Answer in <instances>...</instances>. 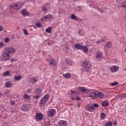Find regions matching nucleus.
Masks as SVG:
<instances>
[{
    "mask_svg": "<svg viewBox=\"0 0 126 126\" xmlns=\"http://www.w3.org/2000/svg\"><path fill=\"white\" fill-rule=\"evenodd\" d=\"M49 98H50V95L49 94H45L44 97H42L39 102V106L40 108H44L47 104V102L49 100Z\"/></svg>",
    "mask_w": 126,
    "mask_h": 126,
    "instance_id": "obj_1",
    "label": "nucleus"
},
{
    "mask_svg": "<svg viewBox=\"0 0 126 126\" xmlns=\"http://www.w3.org/2000/svg\"><path fill=\"white\" fill-rule=\"evenodd\" d=\"M41 93H42V90L40 88L36 89L33 93V99L38 101V100H39V98L42 96V95H41Z\"/></svg>",
    "mask_w": 126,
    "mask_h": 126,
    "instance_id": "obj_2",
    "label": "nucleus"
},
{
    "mask_svg": "<svg viewBox=\"0 0 126 126\" xmlns=\"http://www.w3.org/2000/svg\"><path fill=\"white\" fill-rule=\"evenodd\" d=\"M0 59L2 61H4L6 62V61H9V59H10V55H9L5 50H3V53L1 55Z\"/></svg>",
    "mask_w": 126,
    "mask_h": 126,
    "instance_id": "obj_3",
    "label": "nucleus"
},
{
    "mask_svg": "<svg viewBox=\"0 0 126 126\" xmlns=\"http://www.w3.org/2000/svg\"><path fill=\"white\" fill-rule=\"evenodd\" d=\"M82 67L84 70H86V71H89L91 67V64H90L88 62L85 61L82 63Z\"/></svg>",
    "mask_w": 126,
    "mask_h": 126,
    "instance_id": "obj_4",
    "label": "nucleus"
},
{
    "mask_svg": "<svg viewBox=\"0 0 126 126\" xmlns=\"http://www.w3.org/2000/svg\"><path fill=\"white\" fill-rule=\"evenodd\" d=\"M23 6V3L20 2L18 4H15L13 5L10 6V8L11 9H15V10H19L21 8V6Z\"/></svg>",
    "mask_w": 126,
    "mask_h": 126,
    "instance_id": "obj_5",
    "label": "nucleus"
},
{
    "mask_svg": "<svg viewBox=\"0 0 126 126\" xmlns=\"http://www.w3.org/2000/svg\"><path fill=\"white\" fill-rule=\"evenodd\" d=\"M71 93V96H72L71 100H74L75 101H79L80 100V98L77 96V98H75V97H76V95H77L76 91H70Z\"/></svg>",
    "mask_w": 126,
    "mask_h": 126,
    "instance_id": "obj_6",
    "label": "nucleus"
},
{
    "mask_svg": "<svg viewBox=\"0 0 126 126\" xmlns=\"http://www.w3.org/2000/svg\"><path fill=\"white\" fill-rule=\"evenodd\" d=\"M20 109L22 112H28L30 110V106L29 104H24L20 107Z\"/></svg>",
    "mask_w": 126,
    "mask_h": 126,
    "instance_id": "obj_7",
    "label": "nucleus"
},
{
    "mask_svg": "<svg viewBox=\"0 0 126 126\" xmlns=\"http://www.w3.org/2000/svg\"><path fill=\"white\" fill-rule=\"evenodd\" d=\"M56 111L55 109H49L47 113V116L49 117V118H52V117H54L56 115Z\"/></svg>",
    "mask_w": 126,
    "mask_h": 126,
    "instance_id": "obj_8",
    "label": "nucleus"
},
{
    "mask_svg": "<svg viewBox=\"0 0 126 126\" xmlns=\"http://www.w3.org/2000/svg\"><path fill=\"white\" fill-rule=\"evenodd\" d=\"M4 50L9 55L15 53V49L13 47H6Z\"/></svg>",
    "mask_w": 126,
    "mask_h": 126,
    "instance_id": "obj_9",
    "label": "nucleus"
},
{
    "mask_svg": "<svg viewBox=\"0 0 126 126\" xmlns=\"http://www.w3.org/2000/svg\"><path fill=\"white\" fill-rule=\"evenodd\" d=\"M86 110L88 112H94L95 110V108H94V106L92 105H87L85 107Z\"/></svg>",
    "mask_w": 126,
    "mask_h": 126,
    "instance_id": "obj_10",
    "label": "nucleus"
},
{
    "mask_svg": "<svg viewBox=\"0 0 126 126\" xmlns=\"http://www.w3.org/2000/svg\"><path fill=\"white\" fill-rule=\"evenodd\" d=\"M92 93L94 96L98 97V98H103V97H104V94H103V93L102 92H98L97 93H96L95 92H92Z\"/></svg>",
    "mask_w": 126,
    "mask_h": 126,
    "instance_id": "obj_11",
    "label": "nucleus"
},
{
    "mask_svg": "<svg viewBox=\"0 0 126 126\" xmlns=\"http://www.w3.org/2000/svg\"><path fill=\"white\" fill-rule=\"evenodd\" d=\"M78 89L79 91H80V92H83L85 93H89V92H90V90L85 88L84 87H79Z\"/></svg>",
    "mask_w": 126,
    "mask_h": 126,
    "instance_id": "obj_12",
    "label": "nucleus"
},
{
    "mask_svg": "<svg viewBox=\"0 0 126 126\" xmlns=\"http://www.w3.org/2000/svg\"><path fill=\"white\" fill-rule=\"evenodd\" d=\"M48 63L50 64V65H53L54 66H57V64H58V63L54 59H49L48 60Z\"/></svg>",
    "mask_w": 126,
    "mask_h": 126,
    "instance_id": "obj_13",
    "label": "nucleus"
},
{
    "mask_svg": "<svg viewBox=\"0 0 126 126\" xmlns=\"http://www.w3.org/2000/svg\"><path fill=\"white\" fill-rule=\"evenodd\" d=\"M21 13L23 15V16H29V15H30L29 12L27 11V10L25 9L21 10Z\"/></svg>",
    "mask_w": 126,
    "mask_h": 126,
    "instance_id": "obj_14",
    "label": "nucleus"
},
{
    "mask_svg": "<svg viewBox=\"0 0 126 126\" xmlns=\"http://www.w3.org/2000/svg\"><path fill=\"white\" fill-rule=\"evenodd\" d=\"M58 126H67V122L64 120H60L58 122Z\"/></svg>",
    "mask_w": 126,
    "mask_h": 126,
    "instance_id": "obj_15",
    "label": "nucleus"
},
{
    "mask_svg": "<svg viewBox=\"0 0 126 126\" xmlns=\"http://www.w3.org/2000/svg\"><path fill=\"white\" fill-rule=\"evenodd\" d=\"M35 118L37 120H38V121H41L43 120V114L41 113H36L35 115Z\"/></svg>",
    "mask_w": 126,
    "mask_h": 126,
    "instance_id": "obj_16",
    "label": "nucleus"
},
{
    "mask_svg": "<svg viewBox=\"0 0 126 126\" xmlns=\"http://www.w3.org/2000/svg\"><path fill=\"white\" fill-rule=\"evenodd\" d=\"M109 70L111 72H117L119 70V67L117 66H112L109 68Z\"/></svg>",
    "mask_w": 126,
    "mask_h": 126,
    "instance_id": "obj_17",
    "label": "nucleus"
},
{
    "mask_svg": "<svg viewBox=\"0 0 126 126\" xmlns=\"http://www.w3.org/2000/svg\"><path fill=\"white\" fill-rule=\"evenodd\" d=\"M102 56L103 53H102V52L97 51L95 54V58L97 59V60H100V59H102Z\"/></svg>",
    "mask_w": 126,
    "mask_h": 126,
    "instance_id": "obj_18",
    "label": "nucleus"
},
{
    "mask_svg": "<svg viewBox=\"0 0 126 126\" xmlns=\"http://www.w3.org/2000/svg\"><path fill=\"white\" fill-rule=\"evenodd\" d=\"M5 86L6 88H10L13 86V84L10 82H7L5 84Z\"/></svg>",
    "mask_w": 126,
    "mask_h": 126,
    "instance_id": "obj_19",
    "label": "nucleus"
},
{
    "mask_svg": "<svg viewBox=\"0 0 126 126\" xmlns=\"http://www.w3.org/2000/svg\"><path fill=\"white\" fill-rule=\"evenodd\" d=\"M75 49H77L78 50H82L83 48V46L80 44H76L74 45Z\"/></svg>",
    "mask_w": 126,
    "mask_h": 126,
    "instance_id": "obj_20",
    "label": "nucleus"
},
{
    "mask_svg": "<svg viewBox=\"0 0 126 126\" xmlns=\"http://www.w3.org/2000/svg\"><path fill=\"white\" fill-rule=\"evenodd\" d=\"M88 46H83V48L82 49V51H83V52H84L85 53V54H87V53H88Z\"/></svg>",
    "mask_w": 126,
    "mask_h": 126,
    "instance_id": "obj_21",
    "label": "nucleus"
},
{
    "mask_svg": "<svg viewBox=\"0 0 126 126\" xmlns=\"http://www.w3.org/2000/svg\"><path fill=\"white\" fill-rule=\"evenodd\" d=\"M66 63L67 64H68L69 65H73V64H74V63L69 59H66Z\"/></svg>",
    "mask_w": 126,
    "mask_h": 126,
    "instance_id": "obj_22",
    "label": "nucleus"
},
{
    "mask_svg": "<svg viewBox=\"0 0 126 126\" xmlns=\"http://www.w3.org/2000/svg\"><path fill=\"white\" fill-rule=\"evenodd\" d=\"M63 76L65 78H70V76H71V74L69 73H66L65 74H63Z\"/></svg>",
    "mask_w": 126,
    "mask_h": 126,
    "instance_id": "obj_23",
    "label": "nucleus"
},
{
    "mask_svg": "<svg viewBox=\"0 0 126 126\" xmlns=\"http://www.w3.org/2000/svg\"><path fill=\"white\" fill-rule=\"evenodd\" d=\"M108 105H109V102L107 100H104L101 103V106L103 107H108Z\"/></svg>",
    "mask_w": 126,
    "mask_h": 126,
    "instance_id": "obj_24",
    "label": "nucleus"
},
{
    "mask_svg": "<svg viewBox=\"0 0 126 126\" xmlns=\"http://www.w3.org/2000/svg\"><path fill=\"white\" fill-rule=\"evenodd\" d=\"M30 82L32 84H33V83H36L37 82V78L35 77H32L30 79Z\"/></svg>",
    "mask_w": 126,
    "mask_h": 126,
    "instance_id": "obj_25",
    "label": "nucleus"
},
{
    "mask_svg": "<svg viewBox=\"0 0 126 126\" xmlns=\"http://www.w3.org/2000/svg\"><path fill=\"white\" fill-rule=\"evenodd\" d=\"M46 18L47 20H52L54 18V17L51 14H47L46 15Z\"/></svg>",
    "mask_w": 126,
    "mask_h": 126,
    "instance_id": "obj_26",
    "label": "nucleus"
},
{
    "mask_svg": "<svg viewBox=\"0 0 126 126\" xmlns=\"http://www.w3.org/2000/svg\"><path fill=\"white\" fill-rule=\"evenodd\" d=\"M105 46L107 48H108L109 49H110V48H112V42L111 41H108L107 43H106Z\"/></svg>",
    "mask_w": 126,
    "mask_h": 126,
    "instance_id": "obj_27",
    "label": "nucleus"
},
{
    "mask_svg": "<svg viewBox=\"0 0 126 126\" xmlns=\"http://www.w3.org/2000/svg\"><path fill=\"white\" fill-rule=\"evenodd\" d=\"M22 78V76H14V80L17 81H19Z\"/></svg>",
    "mask_w": 126,
    "mask_h": 126,
    "instance_id": "obj_28",
    "label": "nucleus"
},
{
    "mask_svg": "<svg viewBox=\"0 0 126 126\" xmlns=\"http://www.w3.org/2000/svg\"><path fill=\"white\" fill-rule=\"evenodd\" d=\"M71 19H74V20H78V19H77L76 16L74 15L73 14H71Z\"/></svg>",
    "mask_w": 126,
    "mask_h": 126,
    "instance_id": "obj_29",
    "label": "nucleus"
},
{
    "mask_svg": "<svg viewBox=\"0 0 126 126\" xmlns=\"http://www.w3.org/2000/svg\"><path fill=\"white\" fill-rule=\"evenodd\" d=\"M105 117H106V114L104 113H101L100 114V119L101 120H104V119H105Z\"/></svg>",
    "mask_w": 126,
    "mask_h": 126,
    "instance_id": "obj_30",
    "label": "nucleus"
},
{
    "mask_svg": "<svg viewBox=\"0 0 126 126\" xmlns=\"http://www.w3.org/2000/svg\"><path fill=\"white\" fill-rule=\"evenodd\" d=\"M41 21H44V22L47 21V20H48L47 19V16L45 15V16H43L41 18Z\"/></svg>",
    "mask_w": 126,
    "mask_h": 126,
    "instance_id": "obj_31",
    "label": "nucleus"
},
{
    "mask_svg": "<svg viewBox=\"0 0 126 126\" xmlns=\"http://www.w3.org/2000/svg\"><path fill=\"white\" fill-rule=\"evenodd\" d=\"M45 31L47 33H51V32L52 31V27H48L46 29Z\"/></svg>",
    "mask_w": 126,
    "mask_h": 126,
    "instance_id": "obj_32",
    "label": "nucleus"
},
{
    "mask_svg": "<svg viewBox=\"0 0 126 126\" xmlns=\"http://www.w3.org/2000/svg\"><path fill=\"white\" fill-rule=\"evenodd\" d=\"M24 98L26 100H30V96L28 95V94H25L24 95Z\"/></svg>",
    "mask_w": 126,
    "mask_h": 126,
    "instance_id": "obj_33",
    "label": "nucleus"
},
{
    "mask_svg": "<svg viewBox=\"0 0 126 126\" xmlns=\"http://www.w3.org/2000/svg\"><path fill=\"white\" fill-rule=\"evenodd\" d=\"M7 75H9V72L8 71H6L3 73V76H7Z\"/></svg>",
    "mask_w": 126,
    "mask_h": 126,
    "instance_id": "obj_34",
    "label": "nucleus"
},
{
    "mask_svg": "<svg viewBox=\"0 0 126 126\" xmlns=\"http://www.w3.org/2000/svg\"><path fill=\"white\" fill-rule=\"evenodd\" d=\"M118 84H119V83H118V82H115L114 83H110V85H111V86H115V85H118Z\"/></svg>",
    "mask_w": 126,
    "mask_h": 126,
    "instance_id": "obj_35",
    "label": "nucleus"
},
{
    "mask_svg": "<svg viewBox=\"0 0 126 126\" xmlns=\"http://www.w3.org/2000/svg\"><path fill=\"white\" fill-rule=\"evenodd\" d=\"M112 125H113V123H112V122H107L105 124V126H112Z\"/></svg>",
    "mask_w": 126,
    "mask_h": 126,
    "instance_id": "obj_36",
    "label": "nucleus"
},
{
    "mask_svg": "<svg viewBox=\"0 0 126 126\" xmlns=\"http://www.w3.org/2000/svg\"><path fill=\"white\" fill-rule=\"evenodd\" d=\"M4 46V43L2 42H0V49H2Z\"/></svg>",
    "mask_w": 126,
    "mask_h": 126,
    "instance_id": "obj_37",
    "label": "nucleus"
},
{
    "mask_svg": "<svg viewBox=\"0 0 126 126\" xmlns=\"http://www.w3.org/2000/svg\"><path fill=\"white\" fill-rule=\"evenodd\" d=\"M101 42H104L103 39H99L95 42L96 44H100V43H101Z\"/></svg>",
    "mask_w": 126,
    "mask_h": 126,
    "instance_id": "obj_38",
    "label": "nucleus"
},
{
    "mask_svg": "<svg viewBox=\"0 0 126 126\" xmlns=\"http://www.w3.org/2000/svg\"><path fill=\"white\" fill-rule=\"evenodd\" d=\"M93 107H94V108H98V107H99V105L96 103H94L93 104Z\"/></svg>",
    "mask_w": 126,
    "mask_h": 126,
    "instance_id": "obj_39",
    "label": "nucleus"
},
{
    "mask_svg": "<svg viewBox=\"0 0 126 126\" xmlns=\"http://www.w3.org/2000/svg\"><path fill=\"white\" fill-rule=\"evenodd\" d=\"M42 11H43V12H45V13H46L47 12V8H46L45 7H43Z\"/></svg>",
    "mask_w": 126,
    "mask_h": 126,
    "instance_id": "obj_40",
    "label": "nucleus"
},
{
    "mask_svg": "<svg viewBox=\"0 0 126 126\" xmlns=\"http://www.w3.org/2000/svg\"><path fill=\"white\" fill-rule=\"evenodd\" d=\"M10 104L11 105H14V104H15V101H14V100H11L10 101Z\"/></svg>",
    "mask_w": 126,
    "mask_h": 126,
    "instance_id": "obj_41",
    "label": "nucleus"
},
{
    "mask_svg": "<svg viewBox=\"0 0 126 126\" xmlns=\"http://www.w3.org/2000/svg\"><path fill=\"white\" fill-rule=\"evenodd\" d=\"M9 41V38L8 37H6L4 39L5 43H7V42Z\"/></svg>",
    "mask_w": 126,
    "mask_h": 126,
    "instance_id": "obj_42",
    "label": "nucleus"
},
{
    "mask_svg": "<svg viewBox=\"0 0 126 126\" xmlns=\"http://www.w3.org/2000/svg\"><path fill=\"white\" fill-rule=\"evenodd\" d=\"M122 7H126V1L122 3Z\"/></svg>",
    "mask_w": 126,
    "mask_h": 126,
    "instance_id": "obj_43",
    "label": "nucleus"
},
{
    "mask_svg": "<svg viewBox=\"0 0 126 126\" xmlns=\"http://www.w3.org/2000/svg\"><path fill=\"white\" fill-rule=\"evenodd\" d=\"M79 35H80L81 36H82L83 35V32L81 30H79Z\"/></svg>",
    "mask_w": 126,
    "mask_h": 126,
    "instance_id": "obj_44",
    "label": "nucleus"
},
{
    "mask_svg": "<svg viewBox=\"0 0 126 126\" xmlns=\"http://www.w3.org/2000/svg\"><path fill=\"white\" fill-rule=\"evenodd\" d=\"M24 32L25 35H28V32L26 30H24Z\"/></svg>",
    "mask_w": 126,
    "mask_h": 126,
    "instance_id": "obj_45",
    "label": "nucleus"
},
{
    "mask_svg": "<svg viewBox=\"0 0 126 126\" xmlns=\"http://www.w3.org/2000/svg\"><path fill=\"white\" fill-rule=\"evenodd\" d=\"M36 26H37V27H41V25L39 23H37L36 24Z\"/></svg>",
    "mask_w": 126,
    "mask_h": 126,
    "instance_id": "obj_46",
    "label": "nucleus"
},
{
    "mask_svg": "<svg viewBox=\"0 0 126 126\" xmlns=\"http://www.w3.org/2000/svg\"><path fill=\"white\" fill-rule=\"evenodd\" d=\"M45 125H46V126H50V125H51V122L50 121H48L45 123Z\"/></svg>",
    "mask_w": 126,
    "mask_h": 126,
    "instance_id": "obj_47",
    "label": "nucleus"
},
{
    "mask_svg": "<svg viewBox=\"0 0 126 126\" xmlns=\"http://www.w3.org/2000/svg\"><path fill=\"white\" fill-rule=\"evenodd\" d=\"M122 98H126V94L122 95Z\"/></svg>",
    "mask_w": 126,
    "mask_h": 126,
    "instance_id": "obj_48",
    "label": "nucleus"
},
{
    "mask_svg": "<svg viewBox=\"0 0 126 126\" xmlns=\"http://www.w3.org/2000/svg\"><path fill=\"white\" fill-rule=\"evenodd\" d=\"M2 31V26H0V31Z\"/></svg>",
    "mask_w": 126,
    "mask_h": 126,
    "instance_id": "obj_49",
    "label": "nucleus"
},
{
    "mask_svg": "<svg viewBox=\"0 0 126 126\" xmlns=\"http://www.w3.org/2000/svg\"><path fill=\"white\" fill-rule=\"evenodd\" d=\"M93 4H94V2H92L91 4H90V6H94Z\"/></svg>",
    "mask_w": 126,
    "mask_h": 126,
    "instance_id": "obj_50",
    "label": "nucleus"
},
{
    "mask_svg": "<svg viewBox=\"0 0 126 126\" xmlns=\"http://www.w3.org/2000/svg\"><path fill=\"white\" fill-rule=\"evenodd\" d=\"M77 107H78V108H80V103H78V104Z\"/></svg>",
    "mask_w": 126,
    "mask_h": 126,
    "instance_id": "obj_51",
    "label": "nucleus"
},
{
    "mask_svg": "<svg viewBox=\"0 0 126 126\" xmlns=\"http://www.w3.org/2000/svg\"><path fill=\"white\" fill-rule=\"evenodd\" d=\"M10 92V91H7L6 92V93H9Z\"/></svg>",
    "mask_w": 126,
    "mask_h": 126,
    "instance_id": "obj_52",
    "label": "nucleus"
},
{
    "mask_svg": "<svg viewBox=\"0 0 126 126\" xmlns=\"http://www.w3.org/2000/svg\"><path fill=\"white\" fill-rule=\"evenodd\" d=\"M14 61V60L13 59L11 60V63H13Z\"/></svg>",
    "mask_w": 126,
    "mask_h": 126,
    "instance_id": "obj_53",
    "label": "nucleus"
},
{
    "mask_svg": "<svg viewBox=\"0 0 126 126\" xmlns=\"http://www.w3.org/2000/svg\"><path fill=\"white\" fill-rule=\"evenodd\" d=\"M0 69H1V66H0Z\"/></svg>",
    "mask_w": 126,
    "mask_h": 126,
    "instance_id": "obj_54",
    "label": "nucleus"
},
{
    "mask_svg": "<svg viewBox=\"0 0 126 126\" xmlns=\"http://www.w3.org/2000/svg\"><path fill=\"white\" fill-rule=\"evenodd\" d=\"M91 97H92L93 98L94 97V96L92 95L91 96Z\"/></svg>",
    "mask_w": 126,
    "mask_h": 126,
    "instance_id": "obj_55",
    "label": "nucleus"
},
{
    "mask_svg": "<svg viewBox=\"0 0 126 126\" xmlns=\"http://www.w3.org/2000/svg\"><path fill=\"white\" fill-rule=\"evenodd\" d=\"M125 52H126V49L125 50Z\"/></svg>",
    "mask_w": 126,
    "mask_h": 126,
    "instance_id": "obj_56",
    "label": "nucleus"
},
{
    "mask_svg": "<svg viewBox=\"0 0 126 126\" xmlns=\"http://www.w3.org/2000/svg\"><path fill=\"white\" fill-rule=\"evenodd\" d=\"M125 3H126V0H125Z\"/></svg>",
    "mask_w": 126,
    "mask_h": 126,
    "instance_id": "obj_57",
    "label": "nucleus"
}]
</instances>
